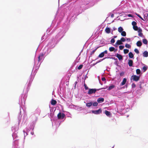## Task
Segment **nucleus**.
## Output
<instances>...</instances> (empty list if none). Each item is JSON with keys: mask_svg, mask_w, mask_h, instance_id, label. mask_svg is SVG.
Here are the masks:
<instances>
[{"mask_svg": "<svg viewBox=\"0 0 148 148\" xmlns=\"http://www.w3.org/2000/svg\"><path fill=\"white\" fill-rule=\"evenodd\" d=\"M136 15L139 18H140V19H141L142 20H143V21H145V20H144L143 18L141 16L138 14H136Z\"/></svg>", "mask_w": 148, "mask_h": 148, "instance_id": "cd10ccee", "label": "nucleus"}, {"mask_svg": "<svg viewBox=\"0 0 148 148\" xmlns=\"http://www.w3.org/2000/svg\"><path fill=\"white\" fill-rule=\"evenodd\" d=\"M103 89V88H101L97 89H93V88L90 89H89V91H88V95L91 94L93 93L94 94L97 91H98L99 90H101V89Z\"/></svg>", "mask_w": 148, "mask_h": 148, "instance_id": "f257e3e1", "label": "nucleus"}, {"mask_svg": "<svg viewBox=\"0 0 148 148\" xmlns=\"http://www.w3.org/2000/svg\"><path fill=\"white\" fill-rule=\"evenodd\" d=\"M123 44L122 42H121V40H117L116 43V44L118 45H121Z\"/></svg>", "mask_w": 148, "mask_h": 148, "instance_id": "2eb2a0df", "label": "nucleus"}, {"mask_svg": "<svg viewBox=\"0 0 148 148\" xmlns=\"http://www.w3.org/2000/svg\"><path fill=\"white\" fill-rule=\"evenodd\" d=\"M109 58V57H106V58H103V59H102V60H104L106 58Z\"/></svg>", "mask_w": 148, "mask_h": 148, "instance_id": "09e8293b", "label": "nucleus"}, {"mask_svg": "<svg viewBox=\"0 0 148 148\" xmlns=\"http://www.w3.org/2000/svg\"><path fill=\"white\" fill-rule=\"evenodd\" d=\"M136 85L135 83H133L132 85V88H134L136 87Z\"/></svg>", "mask_w": 148, "mask_h": 148, "instance_id": "58836bf2", "label": "nucleus"}, {"mask_svg": "<svg viewBox=\"0 0 148 148\" xmlns=\"http://www.w3.org/2000/svg\"><path fill=\"white\" fill-rule=\"evenodd\" d=\"M92 104V103L91 102H90L89 103H86V106L88 107H90Z\"/></svg>", "mask_w": 148, "mask_h": 148, "instance_id": "412c9836", "label": "nucleus"}, {"mask_svg": "<svg viewBox=\"0 0 148 148\" xmlns=\"http://www.w3.org/2000/svg\"><path fill=\"white\" fill-rule=\"evenodd\" d=\"M84 86L85 90H86L88 89V87L86 85L85 83H84Z\"/></svg>", "mask_w": 148, "mask_h": 148, "instance_id": "ea45409f", "label": "nucleus"}, {"mask_svg": "<svg viewBox=\"0 0 148 148\" xmlns=\"http://www.w3.org/2000/svg\"><path fill=\"white\" fill-rule=\"evenodd\" d=\"M83 66V65L81 64L78 67L77 69L79 70L80 69L82 68Z\"/></svg>", "mask_w": 148, "mask_h": 148, "instance_id": "72a5a7b5", "label": "nucleus"}, {"mask_svg": "<svg viewBox=\"0 0 148 148\" xmlns=\"http://www.w3.org/2000/svg\"><path fill=\"white\" fill-rule=\"evenodd\" d=\"M127 16L129 17H133L132 15L130 14H127Z\"/></svg>", "mask_w": 148, "mask_h": 148, "instance_id": "c03bdc74", "label": "nucleus"}, {"mask_svg": "<svg viewBox=\"0 0 148 148\" xmlns=\"http://www.w3.org/2000/svg\"><path fill=\"white\" fill-rule=\"evenodd\" d=\"M105 113L107 116H109L110 114V112L107 110L105 111Z\"/></svg>", "mask_w": 148, "mask_h": 148, "instance_id": "a211bd4d", "label": "nucleus"}, {"mask_svg": "<svg viewBox=\"0 0 148 148\" xmlns=\"http://www.w3.org/2000/svg\"><path fill=\"white\" fill-rule=\"evenodd\" d=\"M129 57L130 58H134V55L132 52H130L128 54Z\"/></svg>", "mask_w": 148, "mask_h": 148, "instance_id": "4468645a", "label": "nucleus"}, {"mask_svg": "<svg viewBox=\"0 0 148 148\" xmlns=\"http://www.w3.org/2000/svg\"><path fill=\"white\" fill-rule=\"evenodd\" d=\"M125 46L126 47L128 48H130L131 47V46L128 44H126L125 45Z\"/></svg>", "mask_w": 148, "mask_h": 148, "instance_id": "a878e982", "label": "nucleus"}, {"mask_svg": "<svg viewBox=\"0 0 148 148\" xmlns=\"http://www.w3.org/2000/svg\"><path fill=\"white\" fill-rule=\"evenodd\" d=\"M106 32L107 34H109L110 32V28L106 27L105 29Z\"/></svg>", "mask_w": 148, "mask_h": 148, "instance_id": "1a4fd4ad", "label": "nucleus"}, {"mask_svg": "<svg viewBox=\"0 0 148 148\" xmlns=\"http://www.w3.org/2000/svg\"><path fill=\"white\" fill-rule=\"evenodd\" d=\"M144 18L143 19H144V20L145 21L147 19V17L146 16V17H144Z\"/></svg>", "mask_w": 148, "mask_h": 148, "instance_id": "de8ad7c7", "label": "nucleus"}, {"mask_svg": "<svg viewBox=\"0 0 148 148\" xmlns=\"http://www.w3.org/2000/svg\"><path fill=\"white\" fill-rule=\"evenodd\" d=\"M124 72H122L120 73V75L121 76H122L124 75Z\"/></svg>", "mask_w": 148, "mask_h": 148, "instance_id": "79ce46f5", "label": "nucleus"}, {"mask_svg": "<svg viewBox=\"0 0 148 148\" xmlns=\"http://www.w3.org/2000/svg\"><path fill=\"white\" fill-rule=\"evenodd\" d=\"M98 48V47H97L96 49H94V50H93L91 52V55H92V54H93L97 50V49Z\"/></svg>", "mask_w": 148, "mask_h": 148, "instance_id": "c756f323", "label": "nucleus"}, {"mask_svg": "<svg viewBox=\"0 0 148 148\" xmlns=\"http://www.w3.org/2000/svg\"><path fill=\"white\" fill-rule=\"evenodd\" d=\"M114 16V14H112L111 15V16L112 17H113Z\"/></svg>", "mask_w": 148, "mask_h": 148, "instance_id": "8fccbe9b", "label": "nucleus"}, {"mask_svg": "<svg viewBox=\"0 0 148 148\" xmlns=\"http://www.w3.org/2000/svg\"><path fill=\"white\" fill-rule=\"evenodd\" d=\"M65 116V115L63 113H61L60 112H59L57 115L58 118L59 119H63Z\"/></svg>", "mask_w": 148, "mask_h": 148, "instance_id": "f03ea898", "label": "nucleus"}, {"mask_svg": "<svg viewBox=\"0 0 148 148\" xmlns=\"http://www.w3.org/2000/svg\"><path fill=\"white\" fill-rule=\"evenodd\" d=\"M116 56L118 58L119 60H121L123 59V56L117 53Z\"/></svg>", "mask_w": 148, "mask_h": 148, "instance_id": "0eeeda50", "label": "nucleus"}, {"mask_svg": "<svg viewBox=\"0 0 148 148\" xmlns=\"http://www.w3.org/2000/svg\"><path fill=\"white\" fill-rule=\"evenodd\" d=\"M132 77H133V80L135 81H138L140 79V76H138L136 75H133Z\"/></svg>", "mask_w": 148, "mask_h": 148, "instance_id": "20e7f679", "label": "nucleus"}, {"mask_svg": "<svg viewBox=\"0 0 148 148\" xmlns=\"http://www.w3.org/2000/svg\"><path fill=\"white\" fill-rule=\"evenodd\" d=\"M123 29L121 27H119L118 28V31L120 33H121L122 31H123Z\"/></svg>", "mask_w": 148, "mask_h": 148, "instance_id": "dca6fc26", "label": "nucleus"}, {"mask_svg": "<svg viewBox=\"0 0 148 148\" xmlns=\"http://www.w3.org/2000/svg\"><path fill=\"white\" fill-rule=\"evenodd\" d=\"M99 62H100V61H99V62H97L96 63V64H97V63H98Z\"/></svg>", "mask_w": 148, "mask_h": 148, "instance_id": "603ef678", "label": "nucleus"}, {"mask_svg": "<svg viewBox=\"0 0 148 148\" xmlns=\"http://www.w3.org/2000/svg\"><path fill=\"white\" fill-rule=\"evenodd\" d=\"M103 52L104 54V53L107 54L108 53V51H107V50H105Z\"/></svg>", "mask_w": 148, "mask_h": 148, "instance_id": "a18cd8bd", "label": "nucleus"}, {"mask_svg": "<svg viewBox=\"0 0 148 148\" xmlns=\"http://www.w3.org/2000/svg\"><path fill=\"white\" fill-rule=\"evenodd\" d=\"M143 42L144 44L147 45L148 42L147 39H145L143 40Z\"/></svg>", "mask_w": 148, "mask_h": 148, "instance_id": "4be33fe9", "label": "nucleus"}, {"mask_svg": "<svg viewBox=\"0 0 148 148\" xmlns=\"http://www.w3.org/2000/svg\"><path fill=\"white\" fill-rule=\"evenodd\" d=\"M126 40L130 41V38H126Z\"/></svg>", "mask_w": 148, "mask_h": 148, "instance_id": "49530a36", "label": "nucleus"}, {"mask_svg": "<svg viewBox=\"0 0 148 148\" xmlns=\"http://www.w3.org/2000/svg\"><path fill=\"white\" fill-rule=\"evenodd\" d=\"M92 112L95 114H98L101 113L102 112L101 109H99L98 110H92Z\"/></svg>", "mask_w": 148, "mask_h": 148, "instance_id": "7ed1b4c3", "label": "nucleus"}, {"mask_svg": "<svg viewBox=\"0 0 148 148\" xmlns=\"http://www.w3.org/2000/svg\"><path fill=\"white\" fill-rule=\"evenodd\" d=\"M132 25H133V26H134L136 25H137L135 21H133L132 22Z\"/></svg>", "mask_w": 148, "mask_h": 148, "instance_id": "7c9ffc66", "label": "nucleus"}, {"mask_svg": "<svg viewBox=\"0 0 148 148\" xmlns=\"http://www.w3.org/2000/svg\"><path fill=\"white\" fill-rule=\"evenodd\" d=\"M147 69V67L146 66H144L143 68V71H145Z\"/></svg>", "mask_w": 148, "mask_h": 148, "instance_id": "2f4dec72", "label": "nucleus"}, {"mask_svg": "<svg viewBox=\"0 0 148 148\" xmlns=\"http://www.w3.org/2000/svg\"><path fill=\"white\" fill-rule=\"evenodd\" d=\"M115 48L113 47H111L109 48V50L110 51H114Z\"/></svg>", "mask_w": 148, "mask_h": 148, "instance_id": "5701e85b", "label": "nucleus"}, {"mask_svg": "<svg viewBox=\"0 0 148 148\" xmlns=\"http://www.w3.org/2000/svg\"><path fill=\"white\" fill-rule=\"evenodd\" d=\"M133 61L131 60H128V64L129 66H132L133 65Z\"/></svg>", "mask_w": 148, "mask_h": 148, "instance_id": "6e6552de", "label": "nucleus"}, {"mask_svg": "<svg viewBox=\"0 0 148 148\" xmlns=\"http://www.w3.org/2000/svg\"><path fill=\"white\" fill-rule=\"evenodd\" d=\"M138 32L139 33H142V29H141L140 28H138Z\"/></svg>", "mask_w": 148, "mask_h": 148, "instance_id": "c9c22d12", "label": "nucleus"}, {"mask_svg": "<svg viewBox=\"0 0 148 148\" xmlns=\"http://www.w3.org/2000/svg\"><path fill=\"white\" fill-rule=\"evenodd\" d=\"M97 101L98 103H101L103 102L104 101V99L103 98L100 97L98 99Z\"/></svg>", "mask_w": 148, "mask_h": 148, "instance_id": "39448f33", "label": "nucleus"}, {"mask_svg": "<svg viewBox=\"0 0 148 148\" xmlns=\"http://www.w3.org/2000/svg\"><path fill=\"white\" fill-rule=\"evenodd\" d=\"M136 44L138 47H140L142 46V43L140 41H138L137 42Z\"/></svg>", "mask_w": 148, "mask_h": 148, "instance_id": "f8f14e48", "label": "nucleus"}, {"mask_svg": "<svg viewBox=\"0 0 148 148\" xmlns=\"http://www.w3.org/2000/svg\"><path fill=\"white\" fill-rule=\"evenodd\" d=\"M143 56L147 57L148 56V52L147 51H144L143 53Z\"/></svg>", "mask_w": 148, "mask_h": 148, "instance_id": "9d476101", "label": "nucleus"}, {"mask_svg": "<svg viewBox=\"0 0 148 148\" xmlns=\"http://www.w3.org/2000/svg\"><path fill=\"white\" fill-rule=\"evenodd\" d=\"M121 42H125L126 40L123 37H122L121 39Z\"/></svg>", "mask_w": 148, "mask_h": 148, "instance_id": "f704fd0d", "label": "nucleus"}, {"mask_svg": "<svg viewBox=\"0 0 148 148\" xmlns=\"http://www.w3.org/2000/svg\"><path fill=\"white\" fill-rule=\"evenodd\" d=\"M115 40L114 39V38H112L110 42L111 43H113L115 42Z\"/></svg>", "mask_w": 148, "mask_h": 148, "instance_id": "4c0bfd02", "label": "nucleus"}, {"mask_svg": "<svg viewBox=\"0 0 148 148\" xmlns=\"http://www.w3.org/2000/svg\"><path fill=\"white\" fill-rule=\"evenodd\" d=\"M117 49H116V50H115L114 51H117Z\"/></svg>", "mask_w": 148, "mask_h": 148, "instance_id": "5fc2aeb1", "label": "nucleus"}, {"mask_svg": "<svg viewBox=\"0 0 148 148\" xmlns=\"http://www.w3.org/2000/svg\"><path fill=\"white\" fill-rule=\"evenodd\" d=\"M117 37V36H114V38H116Z\"/></svg>", "mask_w": 148, "mask_h": 148, "instance_id": "3c124183", "label": "nucleus"}, {"mask_svg": "<svg viewBox=\"0 0 148 148\" xmlns=\"http://www.w3.org/2000/svg\"><path fill=\"white\" fill-rule=\"evenodd\" d=\"M104 54L103 52H102L99 55L98 57L99 58H102L104 56Z\"/></svg>", "mask_w": 148, "mask_h": 148, "instance_id": "6ab92c4d", "label": "nucleus"}, {"mask_svg": "<svg viewBox=\"0 0 148 148\" xmlns=\"http://www.w3.org/2000/svg\"><path fill=\"white\" fill-rule=\"evenodd\" d=\"M127 81V79L126 78L123 79L122 82H121L120 84L121 86H122L125 85Z\"/></svg>", "mask_w": 148, "mask_h": 148, "instance_id": "423d86ee", "label": "nucleus"}, {"mask_svg": "<svg viewBox=\"0 0 148 148\" xmlns=\"http://www.w3.org/2000/svg\"><path fill=\"white\" fill-rule=\"evenodd\" d=\"M134 51L137 54H138L139 53V51L137 49H135Z\"/></svg>", "mask_w": 148, "mask_h": 148, "instance_id": "473e14b6", "label": "nucleus"}, {"mask_svg": "<svg viewBox=\"0 0 148 148\" xmlns=\"http://www.w3.org/2000/svg\"><path fill=\"white\" fill-rule=\"evenodd\" d=\"M136 71L137 74H139L141 73L140 70L139 69H137Z\"/></svg>", "mask_w": 148, "mask_h": 148, "instance_id": "393cba45", "label": "nucleus"}, {"mask_svg": "<svg viewBox=\"0 0 148 148\" xmlns=\"http://www.w3.org/2000/svg\"><path fill=\"white\" fill-rule=\"evenodd\" d=\"M138 35L139 36H140L141 37H142V36H143V34L142 33H138Z\"/></svg>", "mask_w": 148, "mask_h": 148, "instance_id": "a19ab883", "label": "nucleus"}, {"mask_svg": "<svg viewBox=\"0 0 148 148\" xmlns=\"http://www.w3.org/2000/svg\"><path fill=\"white\" fill-rule=\"evenodd\" d=\"M57 103V101L56 100L52 99L51 101V104L52 105H55Z\"/></svg>", "mask_w": 148, "mask_h": 148, "instance_id": "ddd939ff", "label": "nucleus"}, {"mask_svg": "<svg viewBox=\"0 0 148 148\" xmlns=\"http://www.w3.org/2000/svg\"><path fill=\"white\" fill-rule=\"evenodd\" d=\"M124 53L125 54H126L128 53L129 50L127 49H124L123 50Z\"/></svg>", "mask_w": 148, "mask_h": 148, "instance_id": "bb28decb", "label": "nucleus"}, {"mask_svg": "<svg viewBox=\"0 0 148 148\" xmlns=\"http://www.w3.org/2000/svg\"><path fill=\"white\" fill-rule=\"evenodd\" d=\"M101 80L103 81H105L106 80V79L105 77H103L102 78Z\"/></svg>", "mask_w": 148, "mask_h": 148, "instance_id": "37998d69", "label": "nucleus"}, {"mask_svg": "<svg viewBox=\"0 0 148 148\" xmlns=\"http://www.w3.org/2000/svg\"><path fill=\"white\" fill-rule=\"evenodd\" d=\"M114 87H115V86L114 85H112L110 86L109 87V88H108V90H110L114 88Z\"/></svg>", "mask_w": 148, "mask_h": 148, "instance_id": "aec40b11", "label": "nucleus"}, {"mask_svg": "<svg viewBox=\"0 0 148 148\" xmlns=\"http://www.w3.org/2000/svg\"><path fill=\"white\" fill-rule=\"evenodd\" d=\"M124 48V46H123L120 45L119 46V48L120 50L123 49Z\"/></svg>", "mask_w": 148, "mask_h": 148, "instance_id": "e433bc0d", "label": "nucleus"}, {"mask_svg": "<svg viewBox=\"0 0 148 148\" xmlns=\"http://www.w3.org/2000/svg\"><path fill=\"white\" fill-rule=\"evenodd\" d=\"M77 82H75V85H76V84H77Z\"/></svg>", "mask_w": 148, "mask_h": 148, "instance_id": "864d4df0", "label": "nucleus"}, {"mask_svg": "<svg viewBox=\"0 0 148 148\" xmlns=\"http://www.w3.org/2000/svg\"><path fill=\"white\" fill-rule=\"evenodd\" d=\"M121 35L123 36H125L126 34V32L124 31H123L121 32Z\"/></svg>", "mask_w": 148, "mask_h": 148, "instance_id": "f3484780", "label": "nucleus"}, {"mask_svg": "<svg viewBox=\"0 0 148 148\" xmlns=\"http://www.w3.org/2000/svg\"><path fill=\"white\" fill-rule=\"evenodd\" d=\"M92 104L93 106H97L98 105V103L97 102H95L93 103H92Z\"/></svg>", "mask_w": 148, "mask_h": 148, "instance_id": "c85d7f7f", "label": "nucleus"}, {"mask_svg": "<svg viewBox=\"0 0 148 148\" xmlns=\"http://www.w3.org/2000/svg\"><path fill=\"white\" fill-rule=\"evenodd\" d=\"M43 56L44 54L43 53H41L40 54L38 57L39 61L41 60L42 59Z\"/></svg>", "mask_w": 148, "mask_h": 148, "instance_id": "9b49d317", "label": "nucleus"}, {"mask_svg": "<svg viewBox=\"0 0 148 148\" xmlns=\"http://www.w3.org/2000/svg\"><path fill=\"white\" fill-rule=\"evenodd\" d=\"M133 28L135 31H137L138 29V27L136 26V25L134 26H133Z\"/></svg>", "mask_w": 148, "mask_h": 148, "instance_id": "b1692460", "label": "nucleus"}, {"mask_svg": "<svg viewBox=\"0 0 148 148\" xmlns=\"http://www.w3.org/2000/svg\"><path fill=\"white\" fill-rule=\"evenodd\" d=\"M140 87L141 88V86H140Z\"/></svg>", "mask_w": 148, "mask_h": 148, "instance_id": "6e6d98bb", "label": "nucleus"}]
</instances>
